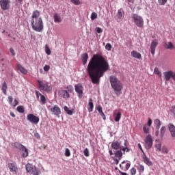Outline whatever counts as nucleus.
Instances as JSON below:
<instances>
[{"mask_svg": "<svg viewBox=\"0 0 175 175\" xmlns=\"http://www.w3.org/2000/svg\"><path fill=\"white\" fill-rule=\"evenodd\" d=\"M110 68L109 62L101 55L95 54L90 59L86 71L93 84H99L100 78Z\"/></svg>", "mask_w": 175, "mask_h": 175, "instance_id": "obj_1", "label": "nucleus"}, {"mask_svg": "<svg viewBox=\"0 0 175 175\" xmlns=\"http://www.w3.org/2000/svg\"><path fill=\"white\" fill-rule=\"evenodd\" d=\"M30 23L33 31H36V32H43L44 25L43 19L40 17V12L39 10H34L33 12Z\"/></svg>", "mask_w": 175, "mask_h": 175, "instance_id": "obj_2", "label": "nucleus"}, {"mask_svg": "<svg viewBox=\"0 0 175 175\" xmlns=\"http://www.w3.org/2000/svg\"><path fill=\"white\" fill-rule=\"evenodd\" d=\"M109 81L111 88L116 92V94L120 95V94H121L120 92L122 91L123 88L122 83H121V81H120V80H118V79H117V77H116L115 76L109 77Z\"/></svg>", "mask_w": 175, "mask_h": 175, "instance_id": "obj_3", "label": "nucleus"}, {"mask_svg": "<svg viewBox=\"0 0 175 175\" xmlns=\"http://www.w3.org/2000/svg\"><path fill=\"white\" fill-rule=\"evenodd\" d=\"M111 147L113 150H122L124 151V154L125 152H129V148L126 145V141H124V146H121V142H118V141H113L111 143Z\"/></svg>", "mask_w": 175, "mask_h": 175, "instance_id": "obj_4", "label": "nucleus"}, {"mask_svg": "<svg viewBox=\"0 0 175 175\" xmlns=\"http://www.w3.org/2000/svg\"><path fill=\"white\" fill-rule=\"evenodd\" d=\"M132 18L134 23L138 27V28H143V27H144V21L143 20V17L137 15V14H133L132 15Z\"/></svg>", "mask_w": 175, "mask_h": 175, "instance_id": "obj_5", "label": "nucleus"}, {"mask_svg": "<svg viewBox=\"0 0 175 175\" xmlns=\"http://www.w3.org/2000/svg\"><path fill=\"white\" fill-rule=\"evenodd\" d=\"M25 167L27 173H30L31 174L33 175L40 174V170H39V168L36 167V166H33L32 164L27 163Z\"/></svg>", "mask_w": 175, "mask_h": 175, "instance_id": "obj_6", "label": "nucleus"}, {"mask_svg": "<svg viewBox=\"0 0 175 175\" xmlns=\"http://www.w3.org/2000/svg\"><path fill=\"white\" fill-rule=\"evenodd\" d=\"M37 81L39 84L38 89L40 91H46V92L50 91V86H49L47 83H44L39 79Z\"/></svg>", "mask_w": 175, "mask_h": 175, "instance_id": "obj_7", "label": "nucleus"}, {"mask_svg": "<svg viewBox=\"0 0 175 175\" xmlns=\"http://www.w3.org/2000/svg\"><path fill=\"white\" fill-rule=\"evenodd\" d=\"M152 137L149 134L145 138V148L146 150H150L151 147H152Z\"/></svg>", "mask_w": 175, "mask_h": 175, "instance_id": "obj_8", "label": "nucleus"}, {"mask_svg": "<svg viewBox=\"0 0 175 175\" xmlns=\"http://www.w3.org/2000/svg\"><path fill=\"white\" fill-rule=\"evenodd\" d=\"M27 121H29V122H31V124H34L35 125L39 124L40 121L39 117L32 113H29L27 116Z\"/></svg>", "mask_w": 175, "mask_h": 175, "instance_id": "obj_9", "label": "nucleus"}, {"mask_svg": "<svg viewBox=\"0 0 175 175\" xmlns=\"http://www.w3.org/2000/svg\"><path fill=\"white\" fill-rule=\"evenodd\" d=\"M75 92L78 94V97L79 99H81L83 98V93L84 91V87H83V85L81 83H78L75 85Z\"/></svg>", "mask_w": 175, "mask_h": 175, "instance_id": "obj_10", "label": "nucleus"}, {"mask_svg": "<svg viewBox=\"0 0 175 175\" xmlns=\"http://www.w3.org/2000/svg\"><path fill=\"white\" fill-rule=\"evenodd\" d=\"M165 81H169L172 79L175 81V72L173 70H168L163 72Z\"/></svg>", "mask_w": 175, "mask_h": 175, "instance_id": "obj_11", "label": "nucleus"}, {"mask_svg": "<svg viewBox=\"0 0 175 175\" xmlns=\"http://www.w3.org/2000/svg\"><path fill=\"white\" fill-rule=\"evenodd\" d=\"M0 6L2 10H8L10 8V0H0Z\"/></svg>", "mask_w": 175, "mask_h": 175, "instance_id": "obj_12", "label": "nucleus"}, {"mask_svg": "<svg viewBox=\"0 0 175 175\" xmlns=\"http://www.w3.org/2000/svg\"><path fill=\"white\" fill-rule=\"evenodd\" d=\"M50 111L53 114L54 116H57V117H59L61 115V108L58 107V105H54L51 108H50Z\"/></svg>", "mask_w": 175, "mask_h": 175, "instance_id": "obj_13", "label": "nucleus"}, {"mask_svg": "<svg viewBox=\"0 0 175 175\" xmlns=\"http://www.w3.org/2000/svg\"><path fill=\"white\" fill-rule=\"evenodd\" d=\"M120 167L124 172H126L131 167V161H124L120 164Z\"/></svg>", "mask_w": 175, "mask_h": 175, "instance_id": "obj_14", "label": "nucleus"}, {"mask_svg": "<svg viewBox=\"0 0 175 175\" xmlns=\"http://www.w3.org/2000/svg\"><path fill=\"white\" fill-rule=\"evenodd\" d=\"M158 44H159L158 40L154 39L152 41L150 44V51L152 55L155 54V49H157V46H158Z\"/></svg>", "mask_w": 175, "mask_h": 175, "instance_id": "obj_15", "label": "nucleus"}, {"mask_svg": "<svg viewBox=\"0 0 175 175\" xmlns=\"http://www.w3.org/2000/svg\"><path fill=\"white\" fill-rule=\"evenodd\" d=\"M8 167L10 170V172H14V173H17L18 171V167L16 163H9L8 164Z\"/></svg>", "mask_w": 175, "mask_h": 175, "instance_id": "obj_16", "label": "nucleus"}, {"mask_svg": "<svg viewBox=\"0 0 175 175\" xmlns=\"http://www.w3.org/2000/svg\"><path fill=\"white\" fill-rule=\"evenodd\" d=\"M142 159L146 165H147L148 166H152V161H150L148 157H147V155H146L145 153H144V154L142 155Z\"/></svg>", "mask_w": 175, "mask_h": 175, "instance_id": "obj_17", "label": "nucleus"}, {"mask_svg": "<svg viewBox=\"0 0 175 175\" xmlns=\"http://www.w3.org/2000/svg\"><path fill=\"white\" fill-rule=\"evenodd\" d=\"M169 131L171 133L172 137H175V125L170 123L168 124Z\"/></svg>", "mask_w": 175, "mask_h": 175, "instance_id": "obj_18", "label": "nucleus"}, {"mask_svg": "<svg viewBox=\"0 0 175 175\" xmlns=\"http://www.w3.org/2000/svg\"><path fill=\"white\" fill-rule=\"evenodd\" d=\"M59 96H62V98H64V99H68L69 98V92L66 90H60L59 92Z\"/></svg>", "mask_w": 175, "mask_h": 175, "instance_id": "obj_19", "label": "nucleus"}, {"mask_svg": "<svg viewBox=\"0 0 175 175\" xmlns=\"http://www.w3.org/2000/svg\"><path fill=\"white\" fill-rule=\"evenodd\" d=\"M131 57H133V58H137V59H142V54H140V53L136 51H131Z\"/></svg>", "mask_w": 175, "mask_h": 175, "instance_id": "obj_20", "label": "nucleus"}, {"mask_svg": "<svg viewBox=\"0 0 175 175\" xmlns=\"http://www.w3.org/2000/svg\"><path fill=\"white\" fill-rule=\"evenodd\" d=\"M17 69L22 72L23 75H27V73H28V70L23 67L20 64H17Z\"/></svg>", "mask_w": 175, "mask_h": 175, "instance_id": "obj_21", "label": "nucleus"}, {"mask_svg": "<svg viewBox=\"0 0 175 175\" xmlns=\"http://www.w3.org/2000/svg\"><path fill=\"white\" fill-rule=\"evenodd\" d=\"M89 113L94 111V103L92 102V98H90L88 103V109Z\"/></svg>", "mask_w": 175, "mask_h": 175, "instance_id": "obj_22", "label": "nucleus"}, {"mask_svg": "<svg viewBox=\"0 0 175 175\" xmlns=\"http://www.w3.org/2000/svg\"><path fill=\"white\" fill-rule=\"evenodd\" d=\"M81 58H82V62L83 65H85L87 64V62L88 61V53H83L81 55Z\"/></svg>", "mask_w": 175, "mask_h": 175, "instance_id": "obj_23", "label": "nucleus"}, {"mask_svg": "<svg viewBox=\"0 0 175 175\" xmlns=\"http://www.w3.org/2000/svg\"><path fill=\"white\" fill-rule=\"evenodd\" d=\"M13 147H15V148H17V150H20L21 151L23 148H24V145L18 143V142H14L12 144Z\"/></svg>", "mask_w": 175, "mask_h": 175, "instance_id": "obj_24", "label": "nucleus"}, {"mask_svg": "<svg viewBox=\"0 0 175 175\" xmlns=\"http://www.w3.org/2000/svg\"><path fill=\"white\" fill-rule=\"evenodd\" d=\"M53 18L55 23H61L62 21V18H61V16H59L57 13L54 14Z\"/></svg>", "mask_w": 175, "mask_h": 175, "instance_id": "obj_25", "label": "nucleus"}, {"mask_svg": "<svg viewBox=\"0 0 175 175\" xmlns=\"http://www.w3.org/2000/svg\"><path fill=\"white\" fill-rule=\"evenodd\" d=\"M115 157L118 158L119 160L122 159V150L120 149V150H117L115 152Z\"/></svg>", "mask_w": 175, "mask_h": 175, "instance_id": "obj_26", "label": "nucleus"}, {"mask_svg": "<svg viewBox=\"0 0 175 175\" xmlns=\"http://www.w3.org/2000/svg\"><path fill=\"white\" fill-rule=\"evenodd\" d=\"M154 124L157 130H159V128H161V125H162V124L161 123V120H159V119L154 120Z\"/></svg>", "mask_w": 175, "mask_h": 175, "instance_id": "obj_27", "label": "nucleus"}, {"mask_svg": "<svg viewBox=\"0 0 175 175\" xmlns=\"http://www.w3.org/2000/svg\"><path fill=\"white\" fill-rule=\"evenodd\" d=\"M165 49H167V50H172L173 49H175L174 45L173 44V43L172 42H169L168 43H165Z\"/></svg>", "mask_w": 175, "mask_h": 175, "instance_id": "obj_28", "label": "nucleus"}, {"mask_svg": "<svg viewBox=\"0 0 175 175\" xmlns=\"http://www.w3.org/2000/svg\"><path fill=\"white\" fill-rule=\"evenodd\" d=\"M21 151H23L22 157L23 158H27L28 157V149L24 146V148H23Z\"/></svg>", "mask_w": 175, "mask_h": 175, "instance_id": "obj_29", "label": "nucleus"}, {"mask_svg": "<svg viewBox=\"0 0 175 175\" xmlns=\"http://www.w3.org/2000/svg\"><path fill=\"white\" fill-rule=\"evenodd\" d=\"M121 18H122V10L120 9L118 11V13L116 14V19L118 21V20H121Z\"/></svg>", "mask_w": 175, "mask_h": 175, "instance_id": "obj_30", "label": "nucleus"}, {"mask_svg": "<svg viewBox=\"0 0 175 175\" xmlns=\"http://www.w3.org/2000/svg\"><path fill=\"white\" fill-rule=\"evenodd\" d=\"M154 75H157V76H159V77L162 78V72H161V71H159V68L156 67L154 69Z\"/></svg>", "mask_w": 175, "mask_h": 175, "instance_id": "obj_31", "label": "nucleus"}, {"mask_svg": "<svg viewBox=\"0 0 175 175\" xmlns=\"http://www.w3.org/2000/svg\"><path fill=\"white\" fill-rule=\"evenodd\" d=\"M1 90L4 95H6V91L8 90V85L6 84V82H3Z\"/></svg>", "mask_w": 175, "mask_h": 175, "instance_id": "obj_32", "label": "nucleus"}, {"mask_svg": "<svg viewBox=\"0 0 175 175\" xmlns=\"http://www.w3.org/2000/svg\"><path fill=\"white\" fill-rule=\"evenodd\" d=\"M150 126L148 124H144L143 127V131L144 133H150Z\"/></svg>", "mask_w": 175, "mask_h": 175, "instance_id": "obj_33", "label": "nucleus"}, {"mask_svg": "<svg viewBox=\"0 0 175 175\" xmlns=\"http://www.w3.org/2000/svg\"><path fill=\"white\" fill-rule=\"evenodd\" d=\"M121 120V112H118V113L115 116L114 120L116 122H118Z\"/></svg>", "mask_w": 175, "mask_h": 175, "instance_id": "obj_34", "label": "nucleus"}, {"mask_svg": "<svg viewBox=\"0 0 175 175\" xmlns=\"http://www.w3.org/2000/svg\"><path fill=\"white\" fill-rule=\"evenodd\" d=\"M17 111H18V113H24L25 111V109H24V106L23 105H20L18 106L16 108Z\"/></svg>", "mask_w": 175, "mask_h": 175, "instance_id": "obj_35", "label": "nucleus"}, {"mask_svg": "<svg viewBox=\"0 0 175 175\" xmlns=\"http://www.w3.org/2000/svg\"><path fill=\"white\" fill-rule=\"evenodd\" d=\"M64 111L68 114V116H72L73 114V111L69 109L67 106L64 107Z\"/></svg>", "mask_w": 175, "mask_h": 175, "instance_id": "obj_36", "label": "nucleus"}, {"mask_svg": "<svg viewBox=\"0 0 175 175\" xmlns=\"http://www.w3.org/2000/svg\"><path fill=\"white\" fill-rule=\"evenodd\" d=\"M45 53L47 54V55H50V54H51V50H50L48 44L45 45Z\"/></svg>", "mask_w": 175, "mask_h": 175, "instance_id": "obj_37", "label": "nucleus"}, {"mask_svg": "<svg viewBox=\"0 0 175 175\" xmlns=\"http://www.w3.org/2000/svg\"><path fill=\"white\" fill-rule=\"evenodd\" d=\"M165 132H166V127L162 126L160 130V135L161 137H163V135H165Z\"/></svg>", "mask_w": 175, "mask_h": 175, "instance_id": "obj_38", "label": "nucleus"}, {"mask_svg": "<svg viewBox=\"0 0 175 175\" xmlns=\"http://www.w3.org/2000/svg\"><path fill=\"white\" fill-rule=\"evenodd\" d=\"M40 102H41V105H46V97L44 96L41 95L40 96Z\"/></svg>", "mask_w": 175, "mask_h": 175, "instance_id": "obj_39", "label": "nucleus"}, {"mask_svg": "<svg viewBox=\"0 0 175 175\" xmlns=\"http://www.w3.org/2000/svg\"><path fill=\"white\" fill-rule=\"evenodd\" d=\"M90 18L92 21L95 20L96 18H98V14H96V12H92Z\"/></svg>", "mask_w": 175, "mask_h": 175, "instance_id": "obj_40", "label": "nucleus"}, {"mask_svg": "<svg viewBox=\"0 0 175 175\" xmlns=\"http://www.w3.org/2000/svg\"><path fill=\"white\" fill-rule=\"evenodd\" d=\"M166 2H167V0H158L159 5L161 6L166 5Z\"/></svg>", "mask_w": 175, "mask_h": 175, "instance_id": "obj_41", "label": "nucleus"}, {"mask_svg": "<svg viewBox=\"0 0 175 175\" xmlns=\"http://www.w3.org/2000/svg\"><path fill=\"white\" fill-rule=\"evenodd\" d=\"M67 90L68 92H70L72 94V92H73V91H75V89L73 88V86L71 85H69L67 86Z\"/></svg>", "mask_w": 175, "mask_h": 175, "instance_id": "obj_42", "label": "nucleus"}, {"mask_svg": "<svg viewBox=\"0 0 175 175\" xmlns=\"http://www.w3.org/2000/svg\"><path fill=\"white\" fill-rule=\"evenodd\" d=\"M83 154L85 157H90V150L87 148H85L83 150Z\"/></svg>", "mask_w": 175, "mask_h": 175, "instance_id": "obj_43", "label": "nucleus"}, {"mask_svg": "<svg viewBox=\"0 0 175 175\" xmlns=\"http://www.w3.org/2000/svg\"><path fill=\"white\" fill-rule=\"evenodd\" d=\"M138 170H139V173H143V172H144V165H139L138 166Z\"/></svg>", "mask_w": 175, "mask_h": 175, "instance_id": "obj_44", "label": "nucleus"}, {"mask_svg": "<svg viewBox=\"0 0 175 175\" xmlns=\"http://www.w3.org/2000/svg\"><path fill=\"white\" fill-rule=\"evenodd\" d=\"M161 147H162V145L161 144V143L155 144V148H157V151H161Z\"/></svg>", "mask_w": 175, "mask_h": 175, "instance_id": "obj_45", "label": "nucleus"}, {"mask_svg": "<svg viewBox=\"0 0 175 175\" xmlns=\"http://www.w3.org/2000/svg\"><path fill=\"white\" fill-rule=\"evenodd\" d=\"M105 49H106L108 51H111V49H112L111 44L107 43V44L105 45Z\"/></svg>", "mask_w": 175, "mask_h": 175, "instance_id": "obj_46", "label": "nucleus"}, {"mask_svg": "<svg viewBox=\"0 0 175 175\" xmlns=\"http://www.w3.org/2000/svg\"><path fill=\"white\" fill-rule=\"evenodd\" d=\"M161 151H162L163 154H168L169 153V150L165 146H163L162 148Z\"/></svg>", "mask_w": 175, "mask_h": 175, "instance_id": "obj_47", "label": "nucleus"}, {"mask_svg": "<svg viewBox=\"0 0 175 175\" xmlns=\"http://www.w3.org/2000/svg\"><path fill=\"white\" fill-rule=\"evenodd\" d=\"M65 156L66 157H70V150H69V148H66V150H65Z\"/></svg>", "mask_w": 175, "mask_h": 175, "instance_id": "obj_48", "label": "nucleus"}, {"mask_svg": "<svg viewBox=\"0 0 175 175\" xmlns=\"http://www.w3.org/2000/svg\"><path fill=\"white\" fill-rule=\"evenodd\" d=\"M8 102L10 105H12V103H13V97L12 96H8Z\"/></svg>", "mask_w": 175, "mask_h": 175, "instance_id": "obj_49", "label": "nucleus"}, {"mask_svg": "<svg viewBox=\"0 0 175 175\" xmlns=\"http://www.w3.org/2000/svg\"><path fill=\"white\" fill-rule=\"evenodd\" d=\"M72 3H74V5H80L81 2L80 0H70Z\"/></svg>", "mask_w": 175, "mask_h": 175, "instance_id": "obj_50", "label": "nucleus"}, {"mask_svg": "<svg viewBox=\"0 0 175 175\" xmlns=\"http://www.w3.org/2000/svg\"><path fill=\"white\" fill-rule=\"evenodd\" d=\"M170 110L171 113H172L173 116L175 117V105L172 106Z\"/></svg>", "mask_w": 175, "mask_h": 175, "instance_id": "obj_51", "label": "nucleus"}, {"mask_svg": "<svg viewBox=\"0 0 175 175\" xmlns=\"http://www.w3.org/2000/svg\"><path fill=\"white\" fill-rule=\"evenodd\" d=\"M130 172H131V175L136 174V168H135V167L131 168Z\"/></svg>", "mask_w": 175, "mask_h": 175, "instance_id": "obj_52", "label": "nucleus"}, {"mask_svg": "<svg viewBox=\"0 0 175 175\" xmlns=\"http://www.w3.org/2000/svg\"><path fill=\"white\" fill-rule=\"evenodd\" d=\"M152 124V120L151 118H148V123L146 125H148V126L151 127V125Z\"/></svg>", "mask_w": 175, "mask_h": 175, "instance_id": "obj_53", "label": "nucleus"}, {"mask_svg": "<svg viewBox=\"0 0 175 175\" xmlns=\"http://www.w3.org/2000/svg\"><path fill=\"white\" fill-rule=\"evenodd\" d=\"M97 111H98L99 114H100L103 111L102 110V106L98 105L97 107Z\"/></svg>", "mask_w": 175, "mask_h": 175, "instance_id": "obj_54", "label": "nucleus"}, {"mask_svg": "<svg viewBox=\"0 0 175 175\" xmlns=\"http://www.w3.org/2000/svg\"><path fill=\"white\" fill-rule=\"evenodd\" d=\"M44 72H49V70H50V66L45 65L44 66Z\"/></svg>", "mask_w": 175, "mask_h": 175, "instance_id": "obj_55", "label": "nucleus"}, {"mask_svg": "<svg viewBox=\"0 0 175 175\" xmlns=\"http://www.w3.org/2000/svg\"><path fill=\"white\" fill-rule=\"evenodd\" d=\"M96 29L97 33H102V32H103V30L100 27H96Z\"/></svg>", "mask_w": 175, "mask_h": 175, "instance_id": "obj_56", "label": "nucleus"}, {"mask_svg": "<svg viewBox=\"0 0 175 175\" xmlns=\"http://www.w3.org/2000/svg\"><path fill=\"white\" fill-rule=\"evenodd\" d=\"M42 95H43V94H40V92H39L38 91H36V96L37 99H39V96L41 97Z\"/></svg>", "mask_w": 175, "mask_h": 175, "instance_id": "obj_57", "label": "nucleus"}, {"mask_svg": "<svg viewBox=\"0 0 175 175\" xmlns=\"http://www.w3.org/2000/svg\"><path fill=\"white\" fill-rule=\"evenodd\" d=\"M10 51L11 54H12L13 57H14V55H16V53H14V49L13 48H10Z\"/></svg>", "mask_w": 175, "mask_h": 175, "instance_id": "obj_58", "label": "nucleus"}, {"mask_svg": "<svg viewBox=\"0 0 175 175\" xmlns=\"http://www.w3.org/2000/svg\"><path fill=\"white\" fill-rule=\"evenodd\" d=\"M34 136L36 139H40V135L39 134V133H35Z\"/></svg>", "mask_w": 175, "mask_h": 175, "instance_id": "obj_59", "label": "nucleus"}, {"mask_svg": "<svg viewBox=\"0 0 175 175\" xmlns=\"http://www.w3.org/2000/svg\"><path fill=\"white\" fill-rule=\"evenodd\" d=\"M100 115L101 117L103 118V120H106V116L105 115V113H103V111L101 112V113H100Z\"/></svg>", "mask_w": 175, "mask_h": 175, "instance_id": "obj_60", "label": "nucleus"}, {"mask_svg": "<svg viewBox=\"0 0 175 175\" xmlns=\"http://www.w3.org/2000/svg\"><path fill=\"white\" fill-rule=\"evenodd\" d=\"M113 161H114L116 165H118V163H120V160H119V159H118L114 158V159H113Z\"/></svg>", "mask_w": 175, "mask_h": 175, "instance_id": "obj_61", "label": "nucleus"}, {"mask_svg": "<svg viewBox=\"0 0 175 175\" xmlns=\"http://www.w3.org/2000/svg\"><path fill=\"white\" fill-rule=\"evenodd\" d=\"M17 105H18V101L15 99L14 100V107H16V106H17Z\"/></svg>", "mask_w": 175, "mask_h": 175, "instance_id": "obj_62", "label": "nucleus"}, {"mask_svg": "<svg viewBox=\"0 0 175 175\" xmlns=\"http://www.w3.org/2000/svg\"><path fill=\"white\" fill-rule=\"evenodd\" d=\"M119 173H120V174H121V175H128V174H126V172H121L120 170H119Z\"/></svg>", "mask_w": 175, "mask_h": 175, "instance_id": "obj_63", "label": "nucleus"}, {"mask_svg": "<svg viewBox=\"0 0 175 175\" xmlns=\"http://www.w3.org/2000/svg\"><path fill=\"white\" fill-rule=\"evenodd\" d=\"M129 5V3H135V0H128Z\"/></svg>", "mask_w": 175, "mask_h": 175, "instance_id": "obj_64", "label": "nucleus"}]
</instances>
